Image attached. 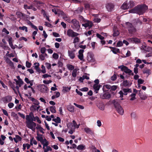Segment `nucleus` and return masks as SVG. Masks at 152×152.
<instances>
[{"label": "nucleus", "instance_id": "17", "mask_svg": "<svg viewBox=\"0 0 152 152\" xmlns=\"http://www.w3.org/2000/svg\"><path fill=\"white\" fill-rule=\"evenodd\" d=\"M16 14L17 15V17L18 18L21 19L24 18V14L20 12H17L16 13Z\"/></svg>", "mask_w": 152, "mask_h": 152}, {"label": "nucleus", "instance_id": "13", "mask_svg": "<svg viewBox=\"0 0 152 152\" xmlns=\"http://www.w3.org/2000/svg\"><path fill=\"white\" fill-rule=\"evenodd\" d=\"M114 7V5L110 3H108L106 6V8L108 11H111Z\"/></svg>", "mask_w": 152, "mask_h": 152}, {"label": "nucleus", "instance_id": "62", "mask_svg": "<svg viewBox=\"0 0 152 152\" xmlns=\"http://www.w3.org/2000/svg\"><path fill=\"white\" fill-rule=\"evenodd\" d=\"M18 115L22 118L23 119H24L25 118V115L23 114H22L20 113V112H18Z\"/></svg>", "mask_w": 152, "mask_h": 152}, {"label": "nucleus", "instance_id": "14", "mask_svg": "<svg viewBox=\"0 0 152 152\" xmlns=\"http://www.w3.org/2000/svg\"><path fill=\"white\" fill-rule=\"evenodd\" d=\"M4 100L6 102H9L12 100V97L11 96H7L4 98Z\"/></svg>", "mask_w": 152, "mask_h": 152}, {"label": "nucleus", "instance_id": "38", "mask_svg": "<svg viewBox=\"0 0 152 152\" xmlns=\"http://www.w3.org/2000/svg\"><path fill=\"white\" fill-rule=\"evenodd\" d=\"M68 128L70 129H72V128H74L73 127H75V126H73L72 123H70L67 125Z\"/></svg>", "mask_w": 152, "mask_h": 152}, {"label": "nucleus", "instance_id": "11", "mask_svg": "<svg viewBox=\"0 0 152 152\" xmlns=\"http://www.w3.org/2000/svg\"><path fill=\"white\" fill-rule=\"evenodd\" d=\"M85 23L83 24H82V26H84L85 28L89 27V28H90L93 25V24L92 23V22L89 20H86V22Z\"/></svg>", "mask_w": 152, "mask_h": 152}, {"label": "nucleus", "instance_id": "5", "mask_svg": "<svg viewBox=\"0 0 152 152\" xmlns=\"http://www.w3.org/2000/svg\"><path fill=\"white\" fill-rule=\"evenodd\" d=\"M118 68L121 69L122 71H124L126 73L129 74V75L132 72V71L131 70L128 69L127 66L123 65L119 66Z\"/></svg>", "mask_w": 152, "mask_h": 152}, {"label": "nucleus", "instance_id": "44", "mask_svg": "<svg viewBox=\"0 0 152 152\" xmlns=\"http://www.w3.org/2000/svg\"><path fill=\"white\" fill-rule=\"evenodd\" d=\"M41 68L42 69V70H41L42 72L43 73H46V71L45 66L43 65H42L41 66Z\"/></svg>", "mask_w": 152, "mask_h": 152}, {"label": "nucleus", "instance_id": "7", "mask_svg": "<svg viewBox=\"0 0 152 152\" xmlns=\"http://www.w3.org/2000/svg\"><path fill=\"white\" fill-rule=\"evenodd\" d=\"M79 34L74 32L72 30L69 29L67 31V35L69 37H75L78 36Z\"/></svg>", "mask_w": 152, "mask_h": 152}, {"label": "nucleus", "instance_id": "18", "mask_svg": "<svg viewBox=\"0 0 152 152\" xmlns=\"http://www.w3.org/2000/svg\"><path fill=\"white\" fill-rule=\"evenodd\" d=\"M124 92V94L125 95L127 94V92H132V90L129 88H124L122 90Z\"/></svg>", "mask_w": 152, "mask_h": 152}, {"label": "nucleus", "instance_id": "47", "mask_svg": "<svg viewBox=\"0 0 152 152\" xmlns=\"http://www.w3.org/2000/svg\"><path fill=\"white\" fill-rule=\"evenodd\" d=\"M26 66L28 68H30L31 66V64L28 61H26Z\"/></svg>", "mask_w": 152, "mask_h": 152}, {"label": "nucleus", "instance_id": "28", "mask_svg": "<svg viewBox=\"0 0 152 152\" xmlns=\"http://www.w3.org/2000/svg\"><path fill=\"white\" fill-rule=\"evenodd\" d=\"M113 36L114 37L118 36L119 34V32L118 30H113Z\"/></svg>", "mask_w": 152, "mask_h": 152}, {"label": "nucleus", "instance_id": "58", "mask_svg": "<svg viewBox=\"0 0 152 152\" xmlns=\"http://www.w3.org/2000/svg\"><path fill=\"white\" fill-rule=\"evenodd\" d=\"M56 123H60L61 122V119L60 117H57V118H56Z\"/></svg>", "mask_w": 152, "mask_h": 152}, {"label": "nucleus", "instance_id": "24", "mask_svg": "<svg viewBox=\"0 0 152 152\" xmlns=\"http://www.w3.org/2000/svg\"><path fill=\"white\" fill-rule=\"evenodd\" d=\"M56 107L55 106H52L50 107V110L52 113H55L56 112Z\"/></svg>", "mask_w": 152, "mask_h": 152}, {"label": "nucleus", "instance_id": "8", "mask_svg": "<svg viewBox=\"0 0 152 152\" xmlns=\"http://www.w3.org/2000/svg\"><path fill=\"white\" fill-rule=\"evenodd\" d=\"M38 87L40 91L42 93H45L48 91V88L44 84L39 85Z\"/></svg>", "mask_w": 152, "mask_h": 152}, {"label": "nucleus", "instance_id": "61", "mask_svg": "<svg viewBox=\"0 0 152 152\" xmlns=\"http://www.w3.org/2000/svg\"><path fill=\"white\" fill-rule=\"evenodd\" d=\"M14 104L13 103L10 102L8 104V106L9 108H11L14 106Z\"/></svg>", "mask_w": 152, "mask_h": 152}, {"label": "nucleus", "instance_id": "1", "mask_svg": "<svg viewBox=\"0 0 152 152\" xmlns=\"http://www.w3.org/2000/svg\"><path fill=\"white\" fill-rule=\"evenodd\" d=\"M148 9V7L145 4H142L135 7L130 10L131 13H136L139 15L144 13Z\"/></svg>", "mask_w": 152, "mask_h": 152}, {"label": "nucleus", "instance_id": "30", "mask_svg": "<svg viewBox=\"0 0 152 152\" xmlns=\"http://www.w3.org/2000/svg\"><path fill=\"white\" fill-rule=\"evenodd\" d=\"M134 5V2L132 1H130L129 3L128 4V6L129 8L133 7Z\"/></svg>", "mask_w": 152, "mask_h": 152}, {"label": "nucleus", "instance_id": "40", "mask_svg": "<svg viewBox=\"0 0 152 152\" xmlns=\"http://www.w3.org/2000/svg\"><path fill=\"white\" fill-rule=\"evenodd\" d=\"M45 65L46 66V67L49 70L50 69L51 65L50 64L46 62L45 63Z\"/></svg>", "mask_w": 152, "mask_h": 152}, {"label": "nucleus", "instance_id": "4", "mask_svg": "<svg viewBox=\"0 0 152 152\" xmlns=\"http://www.w3.org/2000/svg\"><path fill=\"white\" fill-rule=\"evenodd\" d=\"M70 23H72L73 25L72 26V28L76 31H78L80 28V25L79 24V22L76 19H74L71 21Z\"/></svg>", "mask_w": 152, "mask_h": 152}, {"label": "nucleus", "instance_id": "10", "mask_svg": "<svg viewBox=\"0 0 152 152\" xmlns=\"http://www.w3.org/2000/svg\"><path fill=\"white\" fill-rule=\"evenodd\" d=\"M26 124L27 127L30 129H32L34 127H36V124L32 121L30 122H27Z\"/></svg>", "mask_w": 152, "mask_h": 152}, {"label": "nucleus", "instance_id": "15", "mask_svg": "<svg viewBox=\"0 0 152 152\" xmlns=\"http://www.w3.org/2000/svg\"><path fill=\"white\" fill-rule=\"evenodd\" d=\"M84 131L86 133L92 135L94 134V132L89 128L86 127L84 128Z\"/></svg>", "mask_w": 152, "mask_h": 152}, {"label": "nucleus", "instance_id": "35", "mask_svg": "<svg viewBox=\"0 0 152 152\" xmlns=\"http://www.w3.org/2000/svg\"><path fill=\"white\" fill-rule=\"evenodd\" d=\"M73 104L78 108L81 109H83L84 108V107L82 105L78 104L75 103H74Z\"/></svg>", "mask_w": 152, "mask_h": 152}, {"label": "nucleus", "instance_id": "53", "mask_svg": "<svg viewBox=\"0 0 152 152\" xmlns=\"http://www.w3.org/2000/svg\"><path fill=\"white\" fill-rule=\"evenodd\" d=\"M31 6L32 5L29 6H28L27 4H24V8L26 10L27 9H31Z\"/></svg>", "mask_w": 152, "mask_h": 152}, {"label": "nucleus", "instance_id": "29", "mask_svg": "<svg viewBox=\"0 0 152 152\" xmlns=\"http://www.w3.org/2000/svg\"><path fill=\"white\" fill-rule=\"evenodd\" d=\"M101 86L100 85H96V84H94L93 86V88L94 90L97 91H99Z\"/></svg>", "mask_w": 152, "mask_h": 152}, {"label": "nucleus", "instance_id": "33", "mask_svg": "<svg viewBox=\"0 0 152 152\" xmlns=\"http://www.w3.org/2000/svg\"><path fill=\"white\" fill-rule=\"evenodd\" d=\"M113 52L115 54H116L117 53H120V50L119 49L115 48V49L112 50Z\"/></svg>", "mask_w": 152, "mask_h": 152}, {"label": "nucleus", "instance_id": "20", "mask_svg": "<svg viewBox=\"0 0 152 152\" xmlns=\"http://www.w3.org/2000/svg\"><path fill=\"white\" fill-rule=\"evenodd\" d=\"M103 99H108L111 97V95L109 93H106L103 95Z\"/></svg>", "mask_w": 152, "mask_h": 152}, {"label": "nucleus", "instance_id": "19", "mask_svg": "<svg viewBox=\"0 0 152 152\" xmlns=\"http://www.w3.org/2000/svg\"><path fill=\"white\" fill-rule=\"evenodd\" d=\"M37 136L36 137V138L38 141L40 142L43 140V138L42 137V134H39L38 132H37Z\"/></svg>", "mask_w": 152, "mask_h": 152}, {"label": "nucleus", "instance_id": "6", "mask_svg": "<svg viewBox=\"0 0 152 152\" xmlns=\"http://www.w3.org/2000/svg\"><path fill=\"white\" fill-rule=\"evenodd\" d=\"M87 60L88 62H94L95 59L92 53L88 52V53Z\"/></svg>", "mask_w": 152, "mask_h": 152}, {"label": "nucleus", "instance_id": "43", "mask_svg": "<svg viewBox=\"0 0 152 152\" xmlns=\"http://www.w3.org/2000/svg\"><path fill=\"white\" fill-rule=\"evenodd\" d=\"M53 58L56 59H57L58 58V55L56 53H54L53 55Z\"/></svg>", "mask_w": 152, "mask_h": 152}, {"label": "nucleus", "instance_id": "21", "mask_svg": "<svg viewBox=\"0 0 152 152\" xmlns=\"http://www.w3.org/2000/svg\"><path fill=\"white\" fill-rule=\"evenodd\" d=\"M60 14L61 15H62V16H64L63 17V18L64 20H69L70 18H68L67 16H65L66 15V14L64 12L62 11H60Z\"/></svg>", "mask_w": 152, "mask_h": 152}, {"label": "nucleus", "instance_id": "63", "mask_svg": "<svg viewBox=\"0 0 152 152\" xmlns=\"http://www.w3.org/2000/svg\"><path fill=\"white\" fill-rule=\"evenodd\" d=\"M58 67H62V66H63V64L60 61H58Z\"/></svg>", "mask_w": 152, "mask_h": 152}, {"label": "nucleus", "instance_id": "54", "mask_svg": "<svg viewBox=\"0 0 152 152\" xmlns=\"http://www.w3.org/2000/svg\"><path fill=\"white\" fill-rule=\"evenodd\" d=\"M117 79V76L116 75L114 74L111 77V80L113 81Z\"/></svg>", "mask_w": 152, "mask_h": 152}, {"label": "nucleus", "instance_id": "26", "mask_svg": "<svg viewBox=\"0 0 152 152\" xmlns=\"http://www.w3.org/2000/svg\"><path fill=\"white\" fill-rule=\"evenodd\" d=\"M67 109L70 112H73L74 111V107L72 105H68L67 106Z\"/></svg>", "mask_w": 152, "mask_h": 152}, {"label": "nucleus", "instance_id": "57", "mask_svg": "<svg viewBox=\"0 0 152 152\" xmlns=\"http://www.w3.org/2000/svg\"><path fill=\"white\" fill-rule=\"evenodd\" d=\"M37 106L35 105H32L30 108V110H33L32 109H33L35 111L36 110Z\"/></svg>", "mask_w": 152, "mask_h": 152}, {"label": "nucleus", "instance_id": "39", "mask_svg": "<svg viewBox=\"0 0 152 152\" xmlns=\"http://www.w3.org/2000/svg\"><path fill=\"white\" fill-rule=\"evenodd\" d=\"M96 36L98 38H99L101 40H103L104 39V37L101 35L99 33H97L96 34Z\"/></svg>", "mask_w": 152, "mask_h": 152}, {"label": "nucleus", "instance_id": "52", "mask_svg": "<svg viewBox=\"0 0 152 152\" xmlns=\"http://www.w3.org/2000/svg\"><path fill=\"white\" fill-rule=\"evenodd\" d=\"M88 90V89L87 87H84L80 89V90L82 91H87Z\"/></svg>", "mask_w": 152, "mask_h": 152}, {"label": "nucleus", "instance_id": "31", "mask_svg": "<svg viewBox=\"0 0 152 152\" xmlns=\"http://www.w3.org/2000/svg\"><path fill=\"white\" fill-rule=\"evenodd\" d=\"M142 24V22L141 20H140L139 19H137L136 21V23L134 24L136 26L137 25L139 24V25H141Z\"/></svg>", "mask_w": 152, "mask_h": 152}, {"label": "nucleus", "instance_id": "45", "mask_svg": "<svg viewBox=\"0 0 152 152\" xmlns=\"http://www.w3.org/2000/svg\"><path fill=\"white\" fill-rule=\"evenodd\" d=\"M123 43L121 41H119L117 43L116 47H119L122 46Z\"/></svg>", "mask_w": 152, "mask_h": 152}, {"label": "nucleus", "instance_id": "48", "mask_svg": "<svg viewBox=\"0 0 152 152\" xmlns=\"http://www.w3.org/2000/svg\"><path fill=\"white\" fill-rule=\"evenodd\" d=\"M72 75L74 77H75L77 76V71L75 70L73 71Z\"/></svg>", "mask_w": 152, "mask_h": 152}, {"label": "nucleus", "instance_id": "50", "mask_svg": "<svg viewBox=\"0 0 152 152\" xmlns=\"http://www.w3.org/2000/svg\"><path fill=\"white\" fill-rule=\"evenodd\" d=\"M44 4V3L41 1H37V7L38 9H39V5L42 4Z\"/></svg>", "mask_w": 152, "mask_h": 152}, {"label": "nucleus", "instance_id": "2", "mask_svg": "<svg viewBox=\"0 0 152 152\" xmlns=\"http://www.w3.org/2000/svg\"><path fill=\"white\" fill-rule=\"evenodd\" d=\"M113 103L117 112L120 114L123 115L124 112V110L119 103L115 100L113 101Z\"/></svg>", "mask_w": 152, "mask_h": 152}, {"label": "nucleus", "instance_id": "36", "mask_svg": "<svg viewBox=\"0 0 152 152\" xmlns=\"http://www.w3.org/2000/svg\"><path fill=\"white\" fill-rule=\"evenodd\" d=\"M79 18L81 21H82L83 22H86V20L85 19L82 15H79Z\"/></svg>", "mask_w": 152, "mask_h": 152}, {"label": "nucleus", "instance_id": "56", "mask_svg": "<svg viewBox=\"0 0 152 152\" xmlns=\"http://www.w3.org/2000/svg\"><path fill=\"white\" fill-rule=\"evenodd\" d=\"M46 49L45 48L43 47L41 48L40 51L43 54L45 53V52Z\"/></svg>", "mask_w": 152, "mask_h": 152}, {"label": "nucleus", "instance_id": "49", "mask_svg": "<svg viewBox=\"0 0 152 152\" xmlns=\"http://www.w3.org/2000/svg\"><path fill=\"white\" fill-rule=\"evenodd\" d=\"M78 57L81 60H83V54H79L78 56Z\"/></svg>", "mask_w": 152, "mask_h": 152}, {"label": "nucleus", "instance_id": "55", "mask_svg": "<svg viewBox=\"0 0 152 152\" xmlns=\"http://www.w3.org/2000/svg\"><path fill=\"white\" fill-rule=\"evenodd\" d=\"M52 81L51 80H44L43 81V83L45 84H49V83H51Z\"/></svg>", "mask_w": 152, "mask_h": 152}, {"label": "nucleus", "instance_id": "3", "mask_svg": "<svg viewBox=\"0 0 152 152\" xmlns=\"http://www.w3.org/2000/svg\"><path fill=\"white\" fill-rule=\"evenodd\" d=\"M127 28L130 34H132L136 31V29L134 26L132 24L129 22H126V23Z\"/></svg>", "mask_w": 152, "mask_h": 152}, {"label": "nucleus", "instance_id": "41", "mask_svg": "<svg viewBox=\"0 0 152 152\" xmlns=\"http://www.w3.org/2000/svg\"><path fill=\"white\" fill-rule=\"evenodd\" d=\"M67 66L68 69L70 70H72L74 69V66L72 65L69 64Z\"/></svg>", "mask_w": 152, "mask_h": 152}, {"label": "nucleus", "instance_id": "32", "mask_svg": "<svg viewBox=\"0 0 152 152\" xmlns=\"http://www.w3.org/2000/svg\"><path fill=\"white\" fill-rule=\"evenodd\" d=\"M19 28L20 30H21L23 31L25 30V31L26 32H28V31L27 29V28L26 27L24 26H23L22 27H19Z\"/></svg>", "mask_w": 152, "mask_h": 152}, {"label": "nucleus", "instance_id": "27", "mask_svg": "<svg viewBox=\"0 0 152 152\" xmlns=\"http://www.w3.org/2000/svg\"><path fill=\"white\" fill-rule=\"evenodd\" d=\"M85 146L83 145H78L77 148V149L80 150L82 151L85 149Z\"/></svg>", "mask_w": 152, "mask_h": 152}, {"label": "nucleus", "instance_id": "23", "mask_svg": "<svg viewBox=\"0 0 152 152\" xmlns=\"http://www.w3.org/2000/svg\"><path fill=\"white\" fill-rule=\"evenodd\" d=\"M8 42L11 48L13 49H15V47L13 46L12 42V38L11 37L9 39Z\"/></svg>", "mask_w": 152, "mask_h": 152}, {"label": "nucleus", "instance_id": "25", "mask_svg": "<svg viewBox=\"0 0 152 152\" xmlns=\"http://www.w3.org/2000/svg\"><path fill=\"white\" fill-rule=\"evenodd\" d=\"M129 81L127 80L124 81L122 83V85L124 87L128 86H129Z\"/></svg>", "mask_w": 152, "mask_h": 152}, {"label": "nucleus", "instance_id": "64", "mask_svg": "<svg viewBox=\"0 0 152 152\" xmlns=\"http://www.w3.org/2000/svg\"><path fill=\"white\" fill-rule=\"evenodd\" d=\"M53 35L55 37H60L59 34L57 33L53 32Z\"/></svg>", "mask_w": 152, "mask_h": 152}, {"label": "nucleus", "instance_id": "37", "mask_svg": "<svg viewBox=\"0 0 152 152\" xmlns=\"http://www.w3.org/2000/svg\"><path fill=\"white\" fill-rule=\"evenodd\" d=\"M75 37V38L74 39V41L73 42V43L74 44H75L77 42H79L80 40L79 38L77 37Z\"/></svg>", "mask_w": 152, "mask_h": 152}, {"label": "nucleus", "instance_id": "9", "mask_svg": "<svg viewBox=\"0 0 152 152\" xmlns=\"http://www.w3.org/2000/svg\"><path fill=\"white\" fill-rule=\"evenodd\" d=\"M127 40L129 42L132 43H139L140 42V40L136 37H132L129 38L127 39Z\"/></svg>", "mask_w": 152, "mask_h": 152}, {"label": "nucleus", "instance_id": "16", "mask_svg": "<svg viewBox=\"0 0 152 152\" xmlns=\"http://www.w3.org/2000/svg\"><path fill=\"white\" fill-rule=\"evenodd\" d=\"M68 53L69 56L71 59H73L75 58V54L74 51L68 50Z\"/></svg>", "mask_w": 152, "mask_h": 152}, {"label": "nucleus", "instance_id": "59", "mask_svg": "<svg viewBox=\"0 0 152 152\" xmlns=\"http://www.w3.org/2000/svg\"><path fill=\"white\" fill-rule=\"evenodd\" d=\"M45 25L46 26L49 27H52V25L49 23L47 22H45Z\"/></svg>", "mask_w": 152, "mask_h": 152}, {"label": "nucleus", "instance_id": "22", "mask_svg": "<svg viewBox=\"0 0 152 152\" xmlns=\"http://www.w3.org/2000/svg\"><path fill=\"white\" fill-rule=\"evenodd\" d=\"M121 8L124 10H126L129 9V8L128 6V4H127L126 2L124 3L121 6Z\"/></svg>", "mask_w": 152, "mask_h": 152}, {"label": "nucleus", "instance_id": "42", "mask_svg": "<svg viewBox=\"0 0 152 152\" xmlns=\"http://www.w3.org/2000/svg\"><path fill=\"white\" fill-rule=\"evenodd\" d=\"M26 119L28 121V122H30L31 121V117H30L28 115H26Z\"/></svg>", "mask_w": 152, "mask_h": 152}, {"label": "nucleus", "instance_id": "51", "mask_svg": "<svg viewBox=\"0 0 152 152\" xmlns=\"http://www.w3.org/2000/svg\"><path fill=\"white\" fill-rule=\"evenodd\" d=\"M137 82L138 84H142L144 82V80L142 79H138L137 80Z\"/></svg>", "mask_w": 152, "mask_h": 152}, {"label": "nucleus", "instance_id": "60", "mask_svg": "<svg viewBox=\"0 0 152 152\" xmlns=\"http://www.w3.org/2000/svg\"><path fill=\"white\" fill-rule=\"evenodd\" d=\"M2 111L3 113L5 115L7 116H8V114L7 113V112L6 110H4V109H2Z\"/></svg>", "mask_w": 152, "mask_h": 152}, {"label": "nucleus", "instance_id": "46", "mask_svg": "<svg viewBox=\"0 0 152 152\" xmlns=\"http://www.w3.org/2000/svg\"><path fill=\"white\" fill-rule=\"evenodd\" d=\"M39 58L42 61L44 60L45 59V56L43 54H42L40 55L39 56Z\"/></svg>", "mask_w": 152, "mask_h": 152}, {"label": "nucleus", "instance_id": "34", "mask_svg": "<svg viewBox=\"0 0 152 152\" xmlns=\"http://www.w3.org/2000/svg\"><path fill=\"white\" fill-rule=\"evenodd\" d=\"M143 48L144 50L147 52H149L151 51V50H152V48L150 47L146 48V46H144Z\"/></svg>", "mask_w": 152, "mask_h": 152}, {"label": "nucleus", "instance_id": "12", "mask_svg": "<svg viewBox=\"0 0 152 152\" xmlns=\"http://www.w3.org/2000/svg\"><path fill=\"white\" fill-rule=\"evenodd\" d=\"M96 105L98 108L102 110H103L105 109V106L103 103L99 101L96 103Z\"/></svg>", "mask_w": 152, "mask_h": 152}]
</instances>
